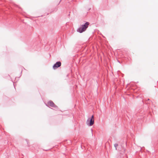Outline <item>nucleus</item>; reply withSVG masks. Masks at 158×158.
<instances>
[{"instance_id": "nucleus-1", "label": "nucleus", "mask_w": 158, "mask_h": 158, "mask_svg": "<svg viewBox=\"0 0 158 158\" xmlns=\"http://www.w3.org/2000/svg\"><path fill=\"white\" fill-rule=\"evenodd\" d=\"M89 25V23L88 22H86L84 25H82L81 27L78 28L77 31L80 33L83 32L86 30Z\"/></svg>"}, {"instance_id": "nucleus-2", "label": "nucleus", "mask_w": 158, "mask_h": 158, "mask_svg": "<svg viewBox=\"0 0 158 158\" xmlns=\"http://www.w3.org/2000/svg\"><path fill=\"white\" fill-rule=\"evenodd\" d=\"M94 122V116L92 115L91 118H88L86 121V124L89 126H92Z\"/></svg>"}, {"instance_id": "nucleus-3", "label": "nucleus", "mask_w": 158, "mask_h": 158, "mask_svg": "<svg viewBox=\"0 0 158 158\" xmlns=\"http://www.w3.org/2000/svg\"><path fill=\"white\" fill-rule=\"evenodd\" d=\"M61 65V63L60 61H58L53 66V68L55 69L60 67Z\"/></svg>"}, {"instance_id": "nucleus-4", "label": "nucleus", "mask_w": 158, "mask_h": 158, "mask_svg": "<svg viewBox=\"0 0 158 158\" xmlns=\"http://www.w3.org/2000/svg\"><path fill=\"white\" fill-rule=\"evenodd\" d=\"M48 105H49L50 106L53 107H57V106L53 102L51 101H49L48 102Z\"/></svg>"}, {"instance_id": "nucleus-5", "label": "nucleus", "mask_w": 158, "mask_h": 158, "mask_svg": "<svg viewBox=\"0 0 158 158\" xmlns=\"http://www.w3.org/2000/svg\"><path fill=\"white\" fill-rule=\"evenodd\" d=\"M118 144L115 143V144H114V147H115V149H116V150H117V147H118Z\"/></svg>"}]
</instances>
